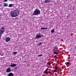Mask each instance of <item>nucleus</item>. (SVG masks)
<instances>
[{"mask_svg": "<svg viewBox=\"0 0 76 76\" xmlns=\"http://www.w3.org/2000/svg\"><path fill=\"white\" fill-rule=\"evenodd\" d=\"M55 69H56V70H57V69H58V67H55Z\"/></svg>", "mask_w": 76, "mask_h": 76, "instance_id": "5701e85b", "label": "nucleus"}, {"mask_svg": "<svg viewBox=\"0 0 76 76\" xmlns=\"http://www.w3.org/2000/svg\"><path fill=\"white\" fill-rule=\"evenodd\" d=\"M65 64H66V65H68V64H70V62H66L65 63Z\"/></svg>", "mask_w": 76, "mask_h": 76, "instance_id": "f3484780", "label": "nucleus"}, {"mask_svg": "<svg viewBox=\"0 0 76 76\" xmlns=\"http://www.w3.org/2000/svg\"><path fill=\"white\" fill-rule=\"evenodd\" d=\"M42 56V54H41L40 55H39L38 56V57H41Z\"/></svg>", "mask_w": 76, "mask_h": 76, "instance_id": "412c9836", "label": "nucleus"}, {"mask_svg": "<svg viewBox=\"0 0 76 76\" xmlns=\"http://www.w3.org/2000/svg\"><path fill=\"white\" fill-rule=\"evenodd\" d=\"M14 69H15V70H18V67H17V66H15V67L14 68Z\"/></svg>", "mask_w": 76, "mask_h": 76, "instance_id": "a211bd4d", "label": "nucleus"}, {"mask_svg": "<svg viewBox=\"0 0 76 76\" xmlns=\"http://www.w3.org/2000/svg\"><path fill=\"white\" fill-rule=\"evenodd\" d=\"M48 73H51V72H50V71H48V72H46L45 74H48Z\"/></svg>", "mask_w": 76, "mask_h": 76, "instance_id": "aec40b11", "label": "nucleus"}, {"mask_svg": "<svg viewBox=\"0 0 76 76\" xmlns=\"http://www.w3.org/2000/svg\"><path fill=\"white\" fill-rule=\"evenodd\" d=\"M8 0H4V2H7V1ZM9 1H13V0H8Z\"/></svg>", "mask_w": 76, "mask_h": 76, "instance_id": "4468645a", "label": "nucleus"}, {"mask_svg": "<svg viewBox=\"0 0 76 76\" xmlns=\"http://www.w3.org/2000/svg\"><path fill=\"white\" fill-rule=\"evenodd\" d=\"M17 13H18V15H19V10L17 8L16 10H15L11 12L10 14L11 17H16L18 16V14Z\"/></svg>", "mask_w": 76, "mask_h": 76, "instance_id": "f257e3e1", "label": "nucleus"}, {"mask_svg": "<svg viewBox=\"0 0 76 76\" xmlns=\"http://www.w3.org/2000/svg\"><path fill=\"white\" fill-rule=\"evenodd\" d=\"M42 44V42H39V44L38 45H41Z\"/></svg>", "mask_w": 76, "mask_h": 76, "instance_id": "dca6fc26", "label": "nucleus"}, {"mask_svg": "<svg viewBox=\"0 0 76 76\" xmlns=\"http://www.w3.org/2000/svg\"><path fill=\"white\" fill-rule=\"evenodd\" d=\"M42 37H44V35L41 34L40 33L37 34L36 36L34 38L35 39H39L42 38Z\"/></svg>", "mask_w": 76, "mask_h": 76, "instance_id": "7ed1b4c3", "label": "nucleus"}, {"mask_svg": "<svg viewBox=\"0 0 76 76\" xmlns=\"http://www.w3.org/2000/svg\"><path fill=\"white\" fill-rule=\"evenodd\" d=\"M1 56H3V55H1Z\"/></svg>", "mask_w": 76, "mask_h": 76, "instance_id": "cd10ccee", "label": "nucleus"}, {"mask_svg": "<svg viewBox=\"0 0 76 76\" xmlns=\"http://www.w3.org/2000/svg\"><path fill=\"white\" fill-rule=\"evenodd\" d=\"M13 4H10L8 6L9 7H13Z\"/></svg>", "mask_w": 76, "mask_h": 76, "instance_id": "9d476101", "label": "nucleus"}, {"mask_svg": "<svg viewBox=\"0 0 76 76\" xmlns=\"http://www.w3.org/2000/svg\"><path fill=\"white\" fill-rule=\"evenodd\" d=\"M54 54H58V53H57L56 52H54Z\"/></svg>", "mask_w": 76, "mask_h": 76, "instance_id": "4be33fe9", "label": "nucleus"}, {"mask_svg": "<svg viewBox=\"0 0 76 76\" xmlns=\"http://www.w3.org/2000/svg\"><path fill=\"white\" fill-rule=\"evenodd\" d=\"M17 53L18 52H14L12 53V54H13V55H16V54H17Z\"/></svg>", "mask_w": 76, "mask_h": 76, "instance_id": "ddd939ff", "label": "nucleus"}, {"mask_svg": "<svg viewBox=\"0 0 76 76\" xmlns=\"http://www.w3.org/2000/svg\"><path fill=\"white\" fill-rule=\"evenodd\" d=\"M48 68H47L45 70V73H46L47 72H48Z\"/></svg>", "mask_w": 76, "mask_h": 76, "instance_id": "6ab92c4d", "label": "nucleus"}, {"mask_svg": "<svg viewBox=\"0 0 76 76\" xmlns=\"http://www.w3.org/2000/svg\"><path fill=\"white\" fill-rule=\"evenodd\" d=\"M57 72V70H54V71H53V73H54V72Z\"/></svg>", "mask_w": 76, "mask_h": 76, "instance_id": "b1692460", "label": "nucleus"}, {"mask_svg": "<svg viewBox=\"0 0 76 76\" xmlns=\"http://www.w3.org/2000/svg\"><path fill=\"white\" fill-rule=\"evenodd\" d=\"M13 73L12 72H10L9 73L8 76H13Z\"/></svg>", "mask_w": 76, "mask_h": 76, "instance_id": "0eeeda50", "label": "nucleus"}, {"mask_svg": "<svg viewBox=\"0 0 76 76\" xmlns=\"http://www.w3.org/2000/svg\"><path fill=\"white\" fill-rule=\"evenodd\" d=\"M51 33H54V29H53L52 30H51Z\"/></svg>", "mask_w": 76, "mask_h": 76, "instance_id": "2eb2a0df", "label": "nucleus"}, {"mask_svg": "<svg viewBox=\"0 0 76 76\" xmlns=\"http://www.w3.org/2000/svg\"><path fill=\"white\" fill-rule=\"evenodd\" d=\"M48 29V28H44V27H43V28H41V30H43V29Z\"/></svg>", "mask_w": 76, "mask_h": 76, "instance_id": "9b49d317", "label": "nucleus"}, {"mask_svg": "<svg viewBox=\"0 0 76 76\" xmlns=\"http://www.w3.org/2000/svg\"><path fill=\"white\" fill-rule=\"evenodd\" d=\"M50 0H45V3H50Z\"/></svg>", "mask_w": 76, "mask_h": 76, "instance_id": "6e6552de", "label": "nucleus"}, {"mask_svg": "<svg viewBox=\"0 0 76 76\" xmlns=\"http://www.w3.org/2000/svg\"><path fill=\"white\" fill-rule=\"evenodd\" d=\"M56 56H55L54 57V58H56Z\"/></svg>", "mask_w": 76, "mask_h": 76, "instance_id": "bb28decb", "label": "nucleus"}, {"mask_svg": "<svg viewBox=\"0 0 76 76\" xmlns=\"http://www.w3.org/2000/svg\"><path fill=\"white\" fill-rule=\"evenodd\" d=\"M17 64H11L10 65V66L11 67H15V66H16Z\"/></svg>", "mask_w": 76, "mask_h": 76, "instance_id": "1a4fd4ad", "label": "nucleus"}, {"mask_svg": "<svg viewBox=\"0 0 76 76\" xmlns=\"http://www.w3.org/2000/svg\"><path fill=\"white\" fill-rule=\"evenodd\" d=\"M5 30H4V26H3L0 29V38H1V37L2 34H3Z\"/></svg>", "mask_w": 76, "mask_h": 76, "instance_id": "20e7f679", "label": "nucleus"}, {"mask_svg": "<svg viewBox=\"0 0 76 76\" xmlns=\"http://www.w3.org/2000/svg\"><path fill=\"white\" fill-rule=\"evenodd\" d=\"M60 69V67H58V69Z\"/></svg>", "mask_w": 76, "mask_h": 76, "instance_id": "a878e982", "label": "nucleus"}, {"mask_svg": "<svg viewBox=\"0 0 76 76\" xmlns=\"http://www.w3.org/2000/svg\"><path fill=\"white\" fill-rule=\"evenodd\" d=\"M4 7H8V5H7V4L4 3Z\"/></svg>", "mask_w": 76, "mask_h": 76, "instance_id": "f8f14e48", "label": "nucleus"}, {"mask_svg": "<svg viewBox=\"0 0 76 76\" xmlns=\"http://www.w3.org/2000/svg\"><path fill=\"white\" fill-rule=\"evenodd\" d=\"M5 40L6 41V42H7V41H9L10 40V38L9 37H8V38H6L5 39Z\"/></svg>", "mask_w": 76, "mask_h": 76, "instance_id": "423d86ee", "label": "nucleus"}, {"mask_svg": "<svg viewBox=\"0 0 76 76\" xmlns=\"http://www.w3.org/2000/svg\"><path fill=\"white\" fill-rule=\"evenodd\" d=\"M6 72L7 73H9L11 72V70L10 69V67L6 69Z\"/></svg>", "mask_w": 76, "mask_h": 76, "instance_id": "39448f33", "label": "nucleus"}, {"mask_svg": "<svg viewBox=\"0 0 76 76\" xmlns=\"http://www.w3.org/2000/svg\"><path fill=\"white\" fill-rule=\"evenodd\" d=\"M40 10L38 9V8H37L34 11L33 13V15L38 16V15H39V14H40Z\"/></svg>", "mask_w": 76, "mask_h": 76, "instance_id": "f03ea898", "label": "nucleus"}, {"mask_svg": "<svg viewBox=\"0 0 76 76\" xmlns=\"http://www.w3.org/2000/svg\"><path fill=\"white\" fill-rule=\"evenodd\" d=\"M48 65H50V64H51V63H50L49 62H48Z\"/></svg>", "mask_w": 76, "mask_h": 76, "instance_id": "393cba45", "label": "nucleus"}]
</instances>
